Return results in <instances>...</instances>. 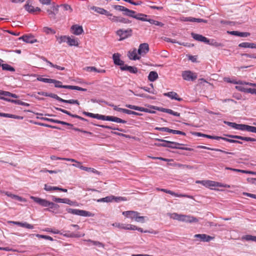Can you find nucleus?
<instances>
[{
    "label": "nucleus",
    "mask_w": 256,
    "mask_h": 256,
    "mask_svg": "<svg viewBox=\"0 0 256 256\" xmlns=\"http://www.w3.org/2000/svg\"><path fill=\"white\" fill-rule=\"evenodd\" d=\"M236 139L240 140L246 142H256V139L250 137H245L240 136H236Z\"/></svg>",
    "instance_id": "ea45409f"
},
{
    "label": "nucleus",
    "mask_w": 256,
    "mask_h": 256,
    "mask_svg": "<svg viewBox=\"0 0 256 256\" xmlns=\"http://www.w3.org/2000/svg\"><path fill=\"white\" fill-rule=\"evenodd\" d=\"M120 69L122 71H128L132 74H136L138 72V68L135 66H128L124 64V66H120Z\"/></svg>",
    "instance_id": "4be33fe9"
},
{
    "label": "nucleus",
    "mask_w": 256,
    "mask_h": 256,
    "mask_svg": "<svg viewBox=\"0 0 256 256\" xmlns=\"http://www.w3.org/2000/svg\"><path fill=\"white\" fill-rule=\"evenodd\" d=\"M237 88H238V90L240 91L248 93V94H256V88H246L242 86H237Z\"/></svg>",
    "instance_id": "bb28decb"
},
{
    "label": "nucleus",
    "mask_w": 256,
    "mask_h": 256,
    "mask_svg": "<svg viewBox=\"0 0 256 256\" xmlns=\"http://www.w3.org/2000/svg\"><path fill=\"white\" fill-rule=\"evenodd\" d=\"M198 147V148H200L206 149V150H214L216 152H223L226 154H234V152H226V151H224V150H222L218 149V148H212L206 147V146H199Z\"/></svg>",
    "instance_id": "c756f323"
},
{
    "label": "nucleus",
    "mask_w": 256,
    "mask_h": 256,
    "mask_svg": "<svg viewBox=\"0 0 256 256\" xmlns=\"http://www.w3.org/2000/svg\"><path fill=\"white\" fill-rule=\"evenodd\" d=\"M43 32L46 33V34H56V31L50 28H48L47 26L44 27L43 28Z\"/></svg>",
    "instance_id": "49530a36"
},
{
    "label": "nucleus",
    "mask_w": 256,
    "mask_h": 256,
    "mask_svg": "<svg viewBox=\"0 0 256 256\" xmlns=\"http://www.w3.org/2000/svg\"><path fill=\"white\" fill-rule=\"evenodd\" d=\"M48 204V207L50 208L56 210L59 208V206L58 204H54L52 202H49V204Z\"/></svg>",
    "instance_id": "0e129e2a"
},
{
    "label": "nucleus",
    "mask_w": 256,
    "mask_h": 256,
    "mask_svg": "<svg viewBox=\"0 0 256 256\" xmlns=\"http://www.w3.org/2000/svg\"><path fill=\"white\" fill-rule=\"evenodd\" d=\"M46 12L50 18L55 20L58 12V6L52 5L46 9Z\"/></svg>",
    "instance_id": "6e6552de"
},
{
    "label": "nucleus",
    "mask_w": 256,
    "mask_h": 256,
    "mask_svg": "<svg viewBox=\"0 0 256 256\" xmlns=\"http://www.w3.org/2000/svg\"><path fill=\"white\" fill-rule=\"evenodd\" d=\"M80 169L82 170L86 171V172H92L96 173V174H97L98 172V170H96L94 168H88V167H86L84 166H80Z\"/></svg>",
    "instance_id": "09e8293b"
},
{
    "label": "nucleus",
    "mask_w": 256,
    "mask_h": 256,
    "mask_svg": "<svg viewBox=\"0 0 256 256\" xmlns=\"http://www.w3.org/2000/svg\"><path fill=\"white\" fill-rule=\"evenodd\" d=\"M113 8L116 10H119V11H122V12H124V9L126 8L125 7H124L123 6H120V5H114L113 6Z\"/></svg>",
    "instance_id": "69168bd1"
},
{
    "label": "nucleus",
    "mask_w": 256,
    "mask_h": 256,
    "mask_svg": "<svg viewBox=\"0 0 256 256\" xmlns=\"http://www.w3.org/2000/svg\"><path fill=\"white\" fill-rule=\"evenodd\" d=\"M70 90H78L80 91L86 92L87 90L86 88H82L81 87L75 86H70Z\"/></svg>",
    "instance_id": "680f3d73"
},
{
    "label": "nucleus",
    "mask_w": 256,
    "mask_h": 256,
    "mask_svg": "<svg viewBox=\"0 0 256 256\" xmlns=\"http://www.w3.org/2000/svg\"><path fill=\"white\" fill-rule=\"evenodd\" d=\"M222 138H220V140H224L226 142H228L230 143H237V144H242V142L239 141V140H232V139H229V138H224V137H222Z\"/></svg>",
    "instance_id": "6e6d98bb"
},
{
    "label": "nucleus",
    "mask_w": 256,
    "mask_h": 256,
    "mask_svg": "<svg viewBox=\"0 0 256 256\" xmlns=\"http://www.w3.org/2000/svg\"><path fill=\"white\" fill-rule=\"evenodd\" d=\"M20 40H22L27 43L33 44L36 42V40L32 35H24L19 38Z\"/></svg>",
    "instance_id": "5701e85b"
},
{
    "label": "nucleus",
    "mask_w": 256,
    "mask_h": 256,
    "mask_svg": "<svg viewBox=\"0 0 256 256\" xmlns=\"http://www.w3.org/2000/svg\"><path fill=\"white\" fill-rule=\"evenodd\" d=\"M126 106L128 108H129L132 109V110H138V111L142 112H148V109L144 108L143 107H140V106L132 105V104H126Z\"/></svg>",
    "instance_id": "cd10ccee"
},
{
    "label": "nucleus",
    "mask_w": 256,
    "mask_h": 256,
    "mask_svg": "<svg viewBox=\"0 0 256 256\" xmlns=\"http://www.w3.org/2000/svg\"><path fill=\"white\" fill-rule=\"evenodd\" d=\"M6 194L8 196V197H10V198H14V199H15V200H16L18 201H22V198L20 197V196H16V195H15V194H10V193H9L8 192H6Z\"/></svg>",
    "instance_id": "8fccbe9b"
},
{
    "label": "nucleus",
    "mask_w": 256,
    "mask_h": 256,
    "mask_svg": "<svg viewBox=\"0 0 256 256\" xmlns=\"http://www.w3.org/2000/svg\"><path fill=\"white\" fill-rule=\"evenodd\" d=\"M91 10H94V12H96L97 13H98L101 14H104L106 16H107L111 17L112 14H110L109 12L107 11L106 10H104L103 8L97 7L96 6H92L90 8Z\"/></svg>",
    "instance_id": "f8f14e48"
},
{
    "label": "nucleus",
    "mask_w": 256,
    "mask_h": 256,
    "mask_svg": "<svg viewBox=\"0 0 256 256\" xmlns=\"http://www.w3.org/2000/svg\"><path fill=\"white\" fill-rule=\"evenodd\" d=\"M136 12L134 10H129L128 8H125L124 12H123V14L126 16H128L131 18H136L135 16V14Z\"/></svg>",
    "instance_id": "f704fd0d"
},
{
    "label": "nucleus",
    "mask_w": 256,
    "mask_h": 256,
    "mask_svg": "<svg viewBox=\"0 0 256 256\" xmlns=\"http://www.w3.org/2000/svg\"><path fill=\"white\" fill-rule=\"evenodd\" d=\"M158 110L163 112H166L170 114H172L174 116H180V114L173 111L172 110L165 108H160Z\"/></svg>",
    "instance_id": "7c9ffc66"
},
{
    "label": "nucleus",
    "mask_w": 256,
    "mask_h": 256,
    "mask_svg": "<svg viewBox=\"0 0 256 256\" xmlns=\"http://www.w3.org/2000/svg\"><path fill=\"white\" fill-rule=\"evenodd\" d=\"M37 80L38 81L42 82H46V83H52V82L53 81V79L43 78L42 77L38 78Z\"/></svg>",
    "instance_id": "864d4df0"
},
{
    "label": "nucleus",
    "mask_w": 256,
    "mask_h": 256,
    "mask_svg": "<svg viewBox=\"0 0 256 256\" xmlns=\"http://www.w3.org/2000/svg\"><path fill=\"white\" fill-rule=\"evenodd\" d=\"M66 210L68 213L82 216H92L94 215L90 212L84 210L73 209L71 208H68Z\"/></svg>",
    "instance_id": "f03ea898"
},
{
    "label": "nucleus",
    "mask_w": 256,
    "mask_h": 256,
    "mask_svg": "<svg viewBox=\"0 0 256 256\" xmlns=\"http://www.w3.org/2000/svg\"><path fill=\"white\" fill-rule=\"evenodd\" d=\"M116 34L120 37L118 40H122L132 36V30L130 28H128L126 30L124 28H120L116 32Z\"/></svg>",
    "instance_id": "f257e3e1"
},
{
    "label": "nucleus",
    "mask_w": 256,
    "mask_h": 256,
    "mask_svg": "<svg viewBox=\"0 0 256 256\" xmlns=\"http://www.w3.org/2000/svg\"><path fill=\"white\" fill-rule=\"evenodd\" d=\"M144 218V216H139V215H137L135 220L137 222H140L142 223H144V222L145 221Z\"/></svg>",
    "instance_id": "774afa93"
},
{
    "label": "nucleus",
    "mask_w": 256,
    "mask_h": 256,
    "mask_svg": "<svg viewBox=\"0 0 256 256\" xmlns=\"http://www.w3.org/2000/svg\"><path fill=\"white\" fill-rule=\"evenodd\" d=\"M2 69L4 70H8L10 72H14L15 69L12 66L7 64H2Z\"/></svg>",
    "instance_id": "a19ab883"
},
{
    "label": "nucleus",
    "mask_w": 256,
    "mask_h": 256,
    "mask_svg": "<svg viewBox=\"0 0 256 256\" xmlns=\"http://www.w3.org/2000/svg\"><path fill=\"white\" fill-rule=\"evenodd\" d=\"M108 18L112 22H120L125 24H130L131 22V20H129L128 18H124L122 16H112V14L111 17H109Z\"/></svg>",
    "instance_id": "1a4fd4ad"
},
{
    "label": "nucleus",
    "mask_w": 256,
    "mask_h": 256,
    "mask_svg": "<svg viewBox=\"0 0 256 256\" xmlns=\"http://www.w3.org/2000/svg\"><path fill=\"white\" fill-rule=\"evenodd\" d=\"M139 213L136 211L128 210L122 212V214L128 217L131 219L136 220L137 215H139Z\"/></svg>",
    "instance_id": "b1692460"
},
{
    "label": "nucleus",
    "mask_w": 256,
    "mask_h": 256,
    "mask_svg": "<svg viewBox=\"0 0 256 256\" xmlns=\"http://www.w3.org/2000/svg\"><path fill=\"white\" fill-rule=\"evenodd\" d=\"M191 36H192V38L196 40L204 42L206 44V42H209L208 39V38L204 37V36H203L201 34H195L194 32H192Z\"/></svg>",
    "instance_id": "6ab92c4d"
},
{
    "label": "nucleus",
    "mask_w": 256,
    "mask_h": 256,
    "mask_svg": "<svg viewBox=\"0 0 256 256\" xmlns=\"http://www.w3.org/2000/svg\"><path fill=\"white\" fill-rule=\"evenodd\" d=\"M250 43L247 42H242L238 44V46L240 48H250Z\"/></svg>",
    "instance_id": "338daca9"
},
{
    "label": "nucleus",
    "mask_w": 256,
    "mask_h": 256,
    "mask_svg": "<svg viewBox=\"0 0 256 256\" xmlns=\"http://www.w3.org/2000/svg\"><path fill=\"white\" fill-rule=\"evenodd\" d=\"M30 198L34 202L39 204L42 206L44 207H48L49 204V201L47 200L46 199H42L40 198L35 197L32 196H30Z\"/></svg>",
    "instance_id": "9b49d317"
},
{
    "label": "nucleus",
    "mask_w": 256,
    "mask_h": 256,
    "mask_svg": "<svg viewBox=\"0 0 256 256\" xmlns=\"http://www.w3.org/2000/svg\"><path fill=\"white\" fill-rule=\"evenodd\" d=\"M25 9L28 12H34V7L31 5H29L28 4H25L24 6Z\"/></svg>",
    "instance_id": "bf43d9fd"
},
{
    "label": "nucleus",
    "mask_w": 256,
    "mask_h": 256,
    "mask_svg": "<svg viewBox=\"0 0 256 256\" xmlns=\"http://www.w3.org/2000/svg\"><path fill=\"white\" fill-rule=\"evenodd\" d=\"M60 124H63V125H65V126H70L72 130H74L75 131L80 132H82L84 134H88L90 135V136L92 135V133L91 132H88V131H86V130H83L82 129H80V128H74L73 127L74 125L72 124H70V123H68V122H64V121H61L60 122Z\"/></svg>",
    "instance_id": "f3484780"
},
{
    "label": "nucleus",
    "mask_w": 256,
    "mask_h": 256,
    "mask_svg": "<svg viewBox=\"0 0 256 256\" xmlns=\"http://www.w3.org/2000/svg\"><path fill=\"white\" fill-rule=\"evenodd\" d=\"M182 76L184 80L187 81H194L197 78V74L190 70L182 72Z\"/></svg>",
    "instance_id": "39448f33"
},
{
    "label": "nucleus",
    "mask_w": 256,
    "mask_h": 256,
    "mask_svg": "<svg viewBox=\"0 0 256 256\" xmlns=\"http://www.w3.org/2000/svg\"><path fill=\"white\" fill-rule=\"evenodd\" d=\"M58 186H52L46 184L44 185V190L46 191L58 190Z\"/></svg>",
    "instance_id": "3c124183"
},
{
    "label": "nucleus",
    "mask_w": 256,
    "mask_h": 256,
    "mask_svg": "<svg viewBox=\"0 0 256 256\" xmlns=\"http://www.w3.org/2000/svg\"><path fill=\"white\" fill-rule=\"evenodd\" d=\"M149 51V46L147 43H143L140 45L138 52L140 55L146 54Z\"/></svg>",
    "instance_id": "2eb2a0df"
},
{
    "label": "nucleus",
    "mask_w": 256,
    "mask_h": 256,
    "mask_svg": "<svg viewBox=\"0 0 256 256\" xmlns=\"http://www.w3.org/2000/svg\"><path fill=\"white\" fill-rule=\"evenodd\" d=\"M114 198V196H106L105 198H103L100 199H98L97 201L98 202H112Z\"/></svg>",
    "instance_id": "4c0bfd02"
},
{
    "label": "nucleus",
    "mask_w": 256,
    "mask_h": 256,
    "mask_svg": "<svg viewBox=\"0 0 256 256\" xmlns=\"http://www.w3.org/2000/svg\"><path fill=\"white\" fill-rule=\"evenodd\" d=\"M133 226H134V229H130V230H137L141 232H144V233H146V232H148V233H151V234H158V232H156V231H154V230H143L140 228H138L136 226H134V225H132Z\"/></svg>",
    "instance_id": "e433bc0d"
},
{
    "label": "nucleus",
    "mask_w": 256,
    "mask_h": 256,
    "mask_svg": "<svg viewBox=\"0 0 256 256\" xmlns=\"http://www.w3.org/2000/svg\"><path fill=\"white\" fill-rule=\"evenodd\" d=\"M164 96H168L172 100H175L178 101L180 102L182 100V98L179 97L178 94L174 92H170L166 93H164Z\"/></svg>",
    "instance_id": "412c9836"
},
{
    "label": "nucleus",
    "mask_w": 256,
    "mask_h": 256,
    "mask_svg": "<svg viewBox=\"0 0 256 256\" xmlns=\"http://www.w3.org/2000/svg\"><path fill=\"white\" fill-rule=\"evenodd\" d=\"M182 216L183 214H178L177 213H173L171 214L170 218L174 220L181 221Z\"/></svg>",
    "instance_id": "c03bdc74"
},
{
    "label": "nucleus",
    "mask_w": 256,
    "mask_h": 256,
    "mask_svg": "<svg viewBox=\"0 0 256 256\" xmlns=\"http://www.w3.org/2000/svg\"><path fill=\"white\" fill-rule=\"evenodd\" d=\"M181 222L192 223V222H198V220L197 218L191 216L190 215H184L183 214Z\"/></svg>",
    "instance_id": "dca6fc26"
},
{
    "label": "nucleus",
    "mask_w": 256,
    "mask_h": 256,
    "mask_svg": "<svg viewBox=\"0 0 256 256\" xmlns=\"http://www.w3.org/2000/svg\"><path fill=\"white\" fill-rule=\"evenodd\" d=\"M114 62L116 65L120 66H124V62L120 59V54L118 53H115L112 56Z\"/></svg>",
    "instance_id": "aec40b11"
},
{
    "label": "nucleus",
    "mask_w": 256,
    "mask_h": 256,
    "mask_svg": "<svg viewBox=\"0 0 256 256\" xmlns=\"http://www.w3.org/2000/svg\"><path fill=\"white\" fill-rule=\"evenodd\" d=\"M54 108L57 110L62 112L70 116L71 117L77 118H78V119H80L82 121H84V122L88 121V120L86 118H84L82 116H80L78 115H76V114H71L70 112H68L66 110H64V109H62V108H57V107H55Z\"/></svg>",
    "instance_id": "ddd939ff"
},
{
    "label": "nucleus",
    "mask_w": 256,
    "mask_h": 256,
    "mask_svg": "<svg viewBox=\"0 0 256 256\" xmlns=\"http://www.w3.org/2000/svg\"><path fill=\"white\" fill-rule=\"evenodd\" d=\"M194 134L196 136H202L204 138H206L210 139H213V140H220V138H222L221 136H212L210 135H208L206 134H204L201 132H196L194 133Z\"/></svg>",
    "instance_id": "a878e982"
},
{
    "label": "nucleus",
    "mask_w": 256,
    "mask_h": 256,
    "mask_svg": "<svg viewBox=\"0 0 256 256\" xmlns=\"http://www.w3.org/2000/svg\"><path fill=\"white\" fill-rule=\"evenodd\" d=\"M190 22H204L207 23L208 20L202 18H197L191 17Z\"/></svg>",
    "instance_id": "5fc2aeb1"
},
{
    "label": "nucleus",
    "mask_w": 256,
    "mask_h": 256,
    "mask_svg": "<svg viewBox=\"0 0 256 256\" xmlns=\"http://www.w3.org/2000/svg\"><path fill=\"white\" fill-rule=\"evenodd\" d=\"M6 118H13L18 119V120H22L24 118L23 116H16V115H14V114H6Z\"/></svg>",
    "instance_id": "4d7b16f0"
},
{
    "label": "nucleus",
    "mask_w": 256,
    "mask_h": 256,
    "mask_svg": "<svg viewBox=\"0 0 256 256\" xmlns=\"http://www.w3.org/2000/svg\"><path fill=\"white\" fill-rule=\"evenodd\" d=\"M83 241L84 242H86L88 244H86V245L88 246H90L92 245V246H95L96 244V241H95V240H92L90 239H88V240H83Z\"/></svg>",
    "instance_id": "e2e57ef3"
},
{
    "label": "nucleus",
    "mask_w": 256,
    "mask_h": 256,
    "mask_svg": "<svg viewBox=\"0 0 256 256\" xmlns=\"http://www.w3.org/2000/svg\"><path fill=\"white\" fill-rule=\"evenodd\" d=\"M82 114L86 116H89V117L94 118H96V119H98V118L99 116H98L99 114H92V113H90V112H84V111L82 112Z\"/></svg>",
    "instance_id": "79ce46f5"
},
{
    "label": "nucleus",
    "mask_w": 256,
    "mask_h": 256,
    "mask_svg": "<svg viewBox=\"0 0 256 256\" xmlns=\"http://www.w3.org/2000/svg\"><path fill=\"white\" fill-rule=\"evenodd\" d=\"M0 94H2L4 95V96H10L14 98H18V96L16 94H12L9 92H0Z\"/></svg>",
    "instance_id": "de8ad7c7"
},
{
    "label": "nucleus",
    "mask_w": 256,
    "mask_h": 256,
    "mask_svg": "<svg viewBox=\"0 0 256 256\" xmlns=\"http://www.w3.org/2000/svg\"><path fill=\"white\" fill-rule=\"evenodd\" d=\"M48 96L49 97L56 99V100H58V101H59L60 102H62V98L59 97L56 94H52V93H50V94H48Z\"/></svg>",
    "instance_id": "052dcab7"
},
{
    "label": "nucleus",
    "mask_w": 256,
    "mask_h": 256,
    "mask_svg": "<svg viewBox=\"0 0 256 256\" xmlns=\"http://www.w3.org/2000/svg\"><path fill=\"white\" fill-rule=\"evenodd\" d=\"M198 184H201L203 186H206V187L209 186H221V187H224V188H230V186L229 185H222L220 184L218 182H216L212 180H198L196 182Z\"/></svg>",
    "instance_id": "7ed1b4c3"
},
{
    "label": "nucleus",
    "mask_w": 256,
    "mask_h": 256,
    "mask_svg": "<svg viewBox=\"0 0 256 256\" xmlns=\"http://www.w3.org/2000/svg\"><path fill=\"white\" fill-rule=\"evenodd\" d=\"M62 102L66 103V104H76L77 105H80V102L78 100H66L64 99H62Z\"/></svg>",
    "instance_id": "a18cd8bd"
},
{
    "label": "nucleus",
    "mask_w": 256,
    "mask_h": 256,
    "mask_svg": "<svg viewBox=\"0 0 256 256\" xmlns=\"http://www.w3.org/2000/svg\"><path fill=\"white\" fill-rule=\"evenodd\" d=\"M70 31L75 35H80L84 32L82 26L78 24H74L71 26Z\"/></svg>",
    "instance_id": "4468645a"
},
{
    "label": "nucleus",
    "mask_w": 256,
    "mask_h": 256,
    "mask_svg": "<svg viewBox=\"0 0 256 256\" xmlns=\"http://www.w3.org/2000/svg\"><path fill=\"white\" fill-rule=\"evenodd\" d=\"M244 130L256 133V127L246 124Z\"/></svg>",
    "instance_id": "37998d69"
},
{
    "label": "nucleus",
    "mask_w": 256,
    "mask_h": 256,
    "mask_svg": "<svg viewBox=\"0 0 256 256\" xmlns=\"http://www.w3.org/2000/svg\"><path fill=\"white\" fill-rule=\"evenodd\" d=\"M208 42H206V44H208L211 46H214L216 47H222L224 46L222 44L216 42L214 39H211V40L208 39Z\"/></svg>",
    "instance_id": "c9c22d12"
},
{
    "label": "nucleus",
    "mask_w": 256,
    "mask_h": 256,
    "mask_svg": "<svg viewBox=\"0 0 256 256\" xmlns=\"http://www.w3.org/2000/svg\"><path fill=\"white\" fill-rule=\"evenodd\" d=\"M52 200L56 202L64 203L69 204L70 206H77V202H76L72 201L68 198H56L55 196H52Z\"/></svg>",
    "instance_id": "423d86ee"
},
{
    "label": "nucleus",
    "mask_w": 256,
    "mask_h": 256,
    "mask_svg": "<svg viewBox=\"0 0 256 256\" xmlns=\"http://www.w3.org/2000/svg\"><path fill=\"white\" fill-rule=\"evenodd\" d=\"M98 120H108L114 122L118 123L126 124L127 122L125 120H123L119 118H117L114 116H106L104 115H101L99 114Z\"/></svg>",
    "instance_id": "20e7f679"
},
{
    "label": "nucleus",
    "mask_w": 256,
    "mask_h": 256,
    "mask_svg": "<svg viewBox=\"0 0 256 256\" xmlns=\"http://www.w3.org/2000/svg\"><path fill=\"white\" fill-rule=\"evenodd\" d=\"M66 42L70 46H78V42L74 38H71L70 37L68 36Z\"/></svg>",
    "instance_id": "58836bf2"
},
{
    "label": "nucleus",
    "mask_w": 256,
    "mask_h": 256,
    "mask_svg": "<svg viewBox=\"0 0 256 256\" xmlns=\"http://www.w3.org/2000/svg\"><path fill=\"white\" fill-rule=\"evenodd\" d=\"M52 83L54 84V86L56 88L70 89V86L62 85V82L60 81L53 79Z\"/></svg>",
    "instance_id": "2f4dec72"
},
{
    "label": "nucleus",
    "mask_w": 256,
    "mask_h": 256,
    "mask_svg": "<svg viewBox=\"0 0 256 256\" xmlns=\"http://www.w3.org/2000/svg\"><path fill=\"white\" fill-rule=\"evenodd\" d=\"M194 238H198V240L203 242H208L214 239V237L206 234H196L194 236Z\"/></svg>",
    "instance_id": "9d476101"
},
{
    "label": "nucleus",
    "mask_w": 256,
    "mask_h": 256,
    "mask_svg": "<svg viewBox=\"0 0 256 256\" xmlns=\"http://www.w3.org/2000/svg\"><path fill=\"white\" fill-rule=\"evenodd\" d=\"M129 58L132 60H140V57L137 56L136 50L134 48L132 51H130L128 54Z\"/></svg>",
    "instance_id": "c85d7f7f"
},
{
    "label": "nucleus",
    "mask_w": 256,
    "mask_h": 256,
    "mask_svg": "<svg viewBox=\"0 0 256 256\" xmlns=\"http://www.w3.org/2000/svg\"><path fill=\"white\" fill-rule=\"evenodd\" d=\"M156 190H158V191L163 192H164L166 193L170 194H171L172 196H176V197L187 198H193L192 196H190V195H188V194H178L176 193V192H172V190H168L167 189L156 188Z\"/></svg>",
    "instance_id": "0eeeda50"
},
{
    "label": "nucleus",
    "mask_w": 256,
    "mask_h": 256,
    "mask_svg": "<svg viewBox=\"0 0 256 256\" xmlns=\"http://www.w3.org/2000/svg\"><path fill=\"white\" fill-rule=\"evenodd\" d=\"M158 74L155 71H151L148 74V80L150 82H154L158 78Z\"/></svg>",
    "instance_id": "473e14b6"
},
{
    "label": "nucleus",
    "mask_w": 256,
    "mask_h": 256,
    "mask_svg": "<svg viewBox=\"0 0 256 256\" xmlns=\"http://www.w3.org/2000/svg\"><path fill=\"white\" fill-rule=\"evenodd\" d=\"M245 125L246 124H237L235 123L234 128L238 130H244Z\"/></svg>",
    "instance_id": "603ef678"
},
{
    "label": "nucleus",
    "mask_w": 256,
    "mask_h": 256,
    "mask_svg": "<svg viewBox=\"0 0 256 256\" xmlns=\"http://www.w3.org/2000/svg\"><path fill=\"white\" fill-rule=\"evenodd\" d=\"M155 140L156 141L162 142H164L165 143H167V144H168V145L169 146H182V145H183V144H182L178 143V142H171V141L166 140H164L160 139V138H156Z\"/></svg>",
    "instance_id": "72a5a7b5"
},
{
    "label": "nucleus",
    "mask_w": 256,
    "mask_h": 256,
    "mask_svg": "<svg viewBox=\"0 0 256 256\" xmlns=\"http://www.w3.org/2000/svg\"><path fill=\"white\" fill-rule=\"evenodd\" d=\"M255 236H252V235H246L242 237V240H245L247 241H253L254 242V239Z\"/></svg>",
    "instance_id": "13d9d810"
},
{
    "label": "nucleus",
    "mask_w": 256,
    "mask_h": 256,
    "mask_svg": "<svg viewBox=\"0 0 256 256\" xmlns=\"http://www.w3.org/2000/svg\"><path fill=\"white\" fill-rule=\"evenodd\" d=\"M228 32L232 35L240 37H248L250 36V33L248 32H240L238 31H228Z\"/></svg>",
    "instance_id": "393cba45"
},
{
    "label": "nucleus",
    "mask_w": 256,
    "mask_h": 256,
    "mask_svg": "<svg viewBox=\"0 0 256 256\" xmlns=\"http://www.w3.org/2000/svg\"><path fill=\"white\" fill-rule=\"evenodd\" d=\"M114 226L120 229L130 230V229H134V226H132V224H120L118 222H114L112 224Z\"/></svg>",
    "instance_id": "a211bd4d"
}]
</instances>
